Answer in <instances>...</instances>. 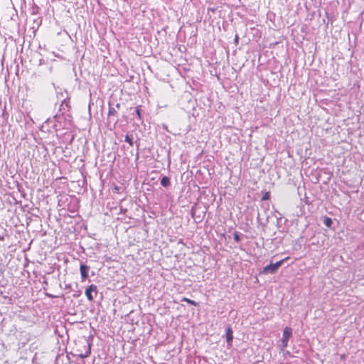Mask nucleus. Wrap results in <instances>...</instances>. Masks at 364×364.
<instances>
[{
	"label": "nucleus",
	"mask_w": 364,
	"mask_h": 364,
	"mask_svg": "<svg viewBox=\"0 0 364 364\" xmlns=\"http://www.w3.org/2000/svg\"><path fill=\"white\" fill-rule=\"evenodd\" d=\"M289 257H287L286 258H284L282 260H279L274 264H270L269 265H267L266 267H264L262 273H263V274H267V273L274 274V273H275L277 272V270L279 269V267L284 263V262L289 259Z\"/></svg>",
	"instance_id": "obj_1"
},
{
	"label": "nucleus",
	"mask_w": 364,
	"mask_h": 364,
	"mask_svg": "<svg viewBox=\"0 0 364 364\" xmlns=\"http://www.w3.org/2000/svg\"><path fill=\"white\" fill-rule=\"evenodd\" d=\"M93 293L96 296L97 294V287L95 284L90 285L85 291V296L88 301H92L94 300L95 296H93Z\"/></svg>",
	"instance_id": "obj_2"
},
{
	"label": "nucleus",
	"mask_w": 364,
	"mask_h": 364,
	"mask_svg": "<svg viewBox=\"0 0 364 364\" xmlns=\"http://www.w3.org/2000/svg\"><path fill=\"white\" fill-rule=\"evenodd\" d=\"M292 330L290 327H285L283 332V337L282 339V346L286 348L288 345L289 338L291 336Z\"/></svg>",
	"instance_id": "obj_3"
},
{
	"label": "nucleus",
	"mask_w": 364,
	"mask_h": 364,
	"mask_svg": "<svg viewBox=\"0 0 364 364\" xmlns=\"http://www.w3.org/2000/svg\"><path fill=\"white\" fill-rule=\"evenodd\" d=\"M89 267L84 264H82L80 267V271L81 274V282H85L88 277Z\"/></svg>",
	"instance_id": "obj_4"
},
{
	"label": "nucleus",
	"mask_w": 364,
	"mask_h": 364,
	"mask_svg": "<svg viewBox=\"0 0 364 364\" xmlns=\"http://www.w3.org/2000/svg\"><path fill=\"white\" fill-rule=\"evenodd\" d=\"M226 340L229 345L232 344L233 340V332L230 326H228L226 328Z\"/></svg>",
	"instance_id": "obj_5"
},
{
	"label": "nucleus",
	"mask_w": 364,
	"mask_h": 364,
	"mask_svg": "<svg viewBox=\"0 0 364 364\" xmlns=\"http://www.w3.org/2000/svg\"><path fill=\"white\" fill-rule=\"evenodd\" d=\"M171 184L170 179L167 176H164L161 180V185L164 187H167Z\"/></svg>",
	"instance_id": "obj_6"
},
{
	"label": "nucleus",
	"mask_w": 364,
	"mask_h": 364,
	"mask_svg": "<svg viewBox=\"0 0 364 364\" xmlns=\"http://www.w3.org/2000/svg\"><path fill=\"white\" fill-rule=\"evenodd\" d=\"M182 301H185V302H186V303H188V304H189L193 305V306H198V303H197L196 301H193V300H191V299H188V298H186V297H183V298L182 299Z\"/></svg>",
	"instance_id": "obj_7"
},
{
	"label": "nucleus",
	"mask_w": 364,
	"mask_h": 364,
	"mask_svg": "<svg viewBox=\"0 0 364 364\" xmlns=\"http://www.w3.org/2000/svg\"><path fill=\"white\" fill-rule=\"evenodd\" d=\"M91 353V350H90V348L89 347V348L85 351V353H80L78 355V356L81 358H87L88 357Z\"/></svg>",
	"instance_id": "obj_8"
},
{
	"label": "nucleus",
	"mask_w": 364,
	"mask_h": 364,
	"mask_svg": "<svg viewBox=\"0 0 364 364\" xmlns=\"http://www.w3.org/2000/svg\"><path fill=\"white\" fill-rule=\"evenodd\" d=\"M125 141L127 142L131 146H133V140L129 135H126Z\"/></svg>",
	"instance_id": "obj_9"
},
{
	"label": "nucleus",
	"mask_w": 364,
	"mask_h": 364,
	"mask_svg": "<svg viewBox=\"0 0 364 364\" xmlns=\"http://www.w3.org/2000/svg\"><path fill=\"white\" fill-rule=\"evenodd\" d=\"M324 223L327 227H331L332 225V220L330 218H326Z\"/></svg>",
	"instance_id": "obj_10"
},
{
	"label": "nucleus",
	"mask_w": 364,
	"mask_h": 364,
	"mask_svg": "<svg viewBox=\"0 0 364 364\" xmlns=\"http://www.w3.org/2000/svg\"><path fill=\"white\" fill-rule=\"evenodd\" d=\"M269 199H270V193H269V192H266V193L263 195V196H262V200H269Z\"/></svg>",
	"instance_id": "obj_11"
},
{
	"label": "nucleus",
	"mask_w": 364,
	"mask_h": 364,
	"mask_svg": "<svg viewBox=\"0 0 364 364\" xmlns=\"http://www.w3.org/2000/svg\"><path fill=\"white\" fill-rule=\"evenodd\" d=\"M234 42L235 45H237L239 43V36L237 34L235 35Z\"/></svg>",
	"instance_id": "obj_12"
},
{
	"label": "nucleus",
	"mask_w": 364,
	"mask_h": 364,
	"mask_svg": "<svg viewBox=\"0 0 364 364\" xmlns=\"http://www.w3.org/2000/svg\"><path fill=\"white\" fill-rule=\"evenodd\" d=\"M234 240L236 241V242H239L240 241V237L237 234H235L234 235Z\"/></svg>",
	"instance_id": "obj_13"
},
{
	"label": "nucleus",
	"mask_w": 364,
	"mask_h": 364,
	"mask_svg": "<svg viewBox=\"0 0 364 364\" xmlns=\"http://www.w3.org/2000/svg\"><path fill=\"white\" fill-rule=\"evenodd\" d=\"M136 114H137L138 117L139 119H141V113H140V109H139V107L136 108Z\"/></svg>",
	"instance_id": "obj_14"
},
{
	"label": "nucleus",
	"mask_w": 364,
	"mask_h": 364,
	"mask_svg": "<svg viewBox=\"0 0 364 364\" xmlns=\"http://www.w3.org/2000/svg\"><path fill=\"white\" fill-rule=\"evenodd\" d=\"M345 358V355H343L341 356V358Z\"/></svg>",
	"instance_id": "obj_15"
}]
</instances>
